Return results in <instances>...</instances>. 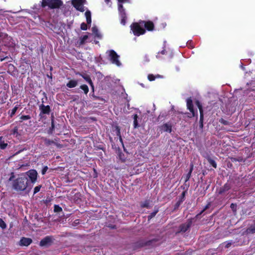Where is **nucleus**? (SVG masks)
<instances>
[{"mask_svg":"<svg viewBox=\"0 0 255 255\" xmlns=\"http://www.w3.org/2000/svg\"><path fill=\"white\" fill-rule=\"evenodd\" d=\"M28 183L27 177L25 175H22L13 181L12 187L17 191H24L26 189Z\"/></svg>","mask_w":255,"mask_h":255,"instance_id":"obj_1","label":"nucleus"},{"mask_svg":"<svg viewBox=\"0 0 255 255\" xmlns=\"http://www.w3.org/2000/svg\"><path fill=\"white\" fill-rule=\"evenodd\" d=\"M62 4L61 0H42L41 6L42 7L48 6L51 9H54L60 7Z\"/></svg>","mask_w":255,"mask_h":255,"instance_id":"obj_2","label":"nucleus"},{"mask_svg":"<svg viewBox=\"0 0 255 255\" xmlns=\"http://www.w3.org/2000/svg\"><path fill=\"white\" fill-rule=\"evenodd\" d=\"M109 53L110 59L113 64L117 65L118 66L121 65V63L119 60V55L114 50H110L107 51Z\"/></svg>","mask_w":255,"mask_h":255,"instance_id":"obj_3","label":"nucleus"},{"mask_svg":"<svg viewBox=\"0 0 255 255\" xmlns=\"http://www.w3.org/2000/svg\"><path fill=\"white\" fill-rule=\"evenodd\" d=\"M54 241V239L52 236H46L40 241L39 245L41 247H49L53 244Z\"/></svg>","mask_w":255,"mask_h":255,"instance_id":"obj_4","label":"nucleus"},{"mask_svg":"<svg viewBox=\"0 0 255 255\" xmlns=\"http://www.w3.org/2000/svg\"><path fill=\"white\" fill-rule=\"evenodd\" d=\"M86 0H72V4L73 6L81 12L85 11L83 4L86 2Z\"/></svg>","mask_w":255,"mask_h":255,"instance_id":"obj_5","label":"nucleus"},{"mask_svg":"<svg viewBox=\"0 0 255 255\" xmlns=\"http://www.w3.org/2000/svg\"><path fill=\"white\" fill-rule=\"evenodd\" d=\"M131 28L135 35H139L144 33L145 30L141 28L137 23H133L131 25Z\"/></svg>","mask_w":255,"mask_h":255,"instance_id":"obj_6","label":"nucleus"},{"mask_svg":"<svg viewBox=\"0 0 255 255\" xmlns=\"http://www.w3.org/2000/svg\"><path fill=\"white\" fill-rule=\"evenodd\" d=\"M192 224V219H189L187 220V221L180 225L179 228V233L182 232V233H185L186 232L191 226V225Z\"/></svg>","mask_w":255,"mask_h":255,"instance_id":"obj_7","label":"nucleus"},{"mask_svg":"<svg viewBox=\"0 0 255 255\" xmlns=\"http://www.w3.org/2000/svg\"><path fill=\"white\" fill-rule=\"evenodd\" d=\"M32 183H34L37 180V172L35 170H30L26 173Z\"/></svg>","mask_w":255,"mask_h":255,"instance_id":"obj_8","label":"nucleus"},{"mask_svg":"<svg viewBox=\"0 0 255 255\" xmlns=\"http://www.w3.org/2000/svg\"><path fill=\"white\" fill-rule=\"evenodd\" d=\"M39 109L41 111L40 114H49L50 112V107L49 106H45L43 104L39 106Z\"/></svg>","mask_w":255,"mask_h":255,"instance_id":"obj_9","label":"nucleus"},{"mask_svg":"<svg viewBox=\"0 0 255 255\" xmlns=\"http://www.w3.org/2000/svg\"><path fill=\"white\" fill-rule=\"evenodd\" d=\"M32 242V240L30 238L22 237L19 242V245L20 246H28Z\"/></svg>","mask_w":255,"mask_h":255,"instance_id":"obj_10","label":"nucleus"},{"mask_svg":"<svg viewBox=\"0 0 255 255\" xmlns=\"http://www.w3.org/2000/svg\"><path fill=\"white\" fill-rule=\"evenodd\" d=\"M158 241V239L154 238L149 240L148 241H142L140 245L141 246H151L154 244Z\"/></svg>","mask_w":255,"mask_h":255,"instance_id":"obj_11","label":"nucleus"},{"mask_svg":"<svg viewBox=\"0 0 255 255\" xmlns=\"http://www.w3.org/2000/svg\"><path fill=\"white\" fill-rule=\"evenodd\" d=\"M80 75L90 85L94 91V85L90 76L86 74H80Z\"/></svg>","mask_w":255,"mask_h":255,"instance_id":"obj_12","label":"nucleus"},{"mask_svg":"<svg viewBox=\"0 0 255 255\" xmlns=\"http://www.w3.org/2000/svg\"><path fill=\"white\" fill-rule=\"evenodd\" d=\"M161 129L165 132L170 133L172 131V127L170 125L168 124H164L161 126Z\"/></svg>","mask_w":255,"mask_h":255,"instance_id":"obj_13","label":"nucleus"},{"mask_svg":"<svg viewBox=\"0 0 255 255\" xmlns=\"http://www.w3.org/2000/svg\"><path fill=\"white\" fill-rule=\"evenodd\" d=\"M187 106L188 109L191 112H192V113L194 112L193 105L192 103V100H191V98H188L187 100Z\"/></svg>","mask_w":255,"mask_h":255,"instance_id":"obj_14","label":"nucleus"},{"mask_svg":"<svg viewBox=\"0 0 255 255\" xmlns=\"http://www.w3.org/2000/svg\"><path fill=\"white\" fill-rule=\"evenodd\" d=\"M246 232L249 234L255 233V222L254 224L251 225L246 229Z\"/></svg>","mask_w":255,"mask_h":255,"instance_id":"obj_15","label":"nucleus"},{"mask_svg":"<svg viewBox=\"0 0 255 255\" xmlns=\"http://www.w3.org/2000/svg\"><path fill=\"white\" fill-rule=\"evenodd\" d=\"M78 84V82L76 80H72L67 83L66 86L68 88H72L75 87Z\"/></svg>","mask_w":255,"mask_h":255,"instance_id":"obj_16","label":"nucleus"},{"mask_svg":"<svg viewBox=\"0 0 255 255\" xmlns=\"http://www.w3.org/2000/svg\"><path fill=\"white\" fill-rule=\"evenodd\" d=\"M144 23V26L148 30H152L154 28V25L153 22L148 21L147 22H143Z\"/></svg>","mask_w":255,"mask_h":255,"instance_id":"obj_17","label":"nucleus"},{"mask_svg":"<svg viewBox=\"0 0 255 255\" xmlns=\"http://www.w3.org/2000/svg\"><path fill=\"white\" fill-rule=\"evenodd\" d=\"M92 31L93 34H94L96 37L100 39L102 38V35L99 33V30L96 26L93 27L92 28Z\"/></svg>","mask_w":255,"mask_h":255,"instance_id":"obj_18","label":"nucleus"},{"mask_svg":"<svg viewBox=\"0 0 255 255\" xmlns=\"http://www.w3.org/2000/svg\"><path fill=\"white\" fill-rule=\"evenodd\" d=\"M86 20L88 24L91 23V13L89 10H87L85 13Z\"/></svg>","mask_w":255,"mask_h":255,"instance_id":"obj_19","label":"nucleus"},{"mask_svg":"<svg viewBox=\"0 0 255 255\" xmlns=\"http://www.w3.org/2000/svg\"><path fill=\"white\" fill-rule=\"evenodd\" d=\"M198 107H199V109L200 112V128H202L203 127V112H202V111L201 106L198 105Z\"/></svg>","mask_w":255,"mask_h":255,"instance_id":"obj_20","label":"nucleus"},{"mask_svg":"<svg viewBox=\"0 0 255 255\" xmlns=\"http://www.w3.org/2000/svg\"><path fill=\"white\" fill-rule=\"evenodd\" d=\"M158 208H154V210L153 212L151 213L148 216V221H149L150 220H151L152 218L154 217L156 215V214L158 212Z\"/></svg>","mask_w":255,"mask_h":255,"instance_id":"obj_21","label":"nucleus"},{"mask_svg":"<svg viewBox=\"0 0 255 255\" xmlns=\"http://www.w3.org/2000/svg\"><path fill=\"white\" fill-rule=\"evenodd\" d=\"M193 170V164H191L190 165V168L189 171L186 175V178H185V182H187L190 179Z\"/></svg>","mask_w":255,"mask_h":255,"instance_id":"obj_22","label":"nucleus"},{"mask_svg":"<svg viewBox=\"0 0 255 255\" xmlns=\"http://www.w3.org/2000/svg\"><path fill=\"white\" fill-rule=\"evenodd\" d=\"M137 118L138 116L136 114H135L133 115V119L134 120L133 121V127L134 128H136L139 127V125L138 124L137 122Z\"/></svg>","mask_w":255,"mask_h":255,"instance_id":"obj_23","label":"nucleus"},{"mask_svg":"<svg viewBox=\"0 0 255 255\" xmlns=\"http://www.w3.org/2000/svg\"><path fill=\"white\" fill-rule=\"evenodd\" d=\"M140 206L142 208H150L149 201L148 200H146V201H144L143 202H141Z\"/></svg>","mask_w":255,"mask_h":255,"instance_id":"obj_24","label":"nucleus"},{"mask_svg":"<svg viewBox=\"0 0 255 255\" xmlns=\"http://www.w3.org/2000/svg\"><path fill=\"white\" fill-rule=\"evenodd\" d=\"M44 143L46 146H49L51 145L52 144L55 143V142L53 140H51L49 139L48 138H44L43 139Z\"/></svg>","mask_w":255,"mask_h":255,"instance_id":"obj_25","label":"nucleus"},{"mask_svg":"<svg viewBox=\"0 0 255 255\" xmlns=\"http://www.w3.org/2000/svg\"><path fill=\"white\" fill-rule=\"evenodd\" d=\"M211 206V203H209L208 204H207L205 206V207L203 208V209L200 212L199 214H197L196 215V218H198L199 216L201 214H202L205 211H206L207 209H209L210 208V207Z\"/></svg>","mask_w":255,"mask_h":255,"instance_id":"obj_26","label":"nucleus"},{"mask_svg":"<svg viewBox=\"0 0 255 255\" xmlns=\"http://www.w3.org/2000/svg\"><path fill=\"white\" fill-rule=\"evenodd\" d=\"M80 88L84 91L85 94H87L89 92V88L86 85H82L80 86Z\"/></svg>","mask_w":255,"mask_h":255,"instance_id":"obj_27","label":"nucleus"},{"mask_svg":"<svg viewBox=\"0 0 255 255\" xmlns=\"http://www.w3.org/2000/svg\"><path fill=\"white\" fill-rule=\"evenodd\" d=\"M183 202V199L182 198H181L180 199H179L177 202V203L175 204L174 205V209H173V211H175L176 210L178 207L180 206V205H181V204Z\"/></svg>","mask_w":255,"mask_h":255,"instance_id":"obj_28","label":"nucleus"},{"mask_svg":"<svg viewBox=\"0 0 255 255\" xmlns=\"http://www.w3.org/2000/svg\"><path fill=\"white\" fill-rule=\"evenodd\" d=\"M207 160L211 165H212L214 167L216 168V163L213 159L209 157L207 158Z\"/></svg>","mask_w":255,"mask_h":255,"instance_id":"obj_29","label":"nucleus"},{"mask_svg":"<svg viewBox=\"0 0 255 255\" xmlns=\"http://www.w3.org/2000/svg\"><path fill=\"white\" fill-rule=\"evenodd\" d=\"M88 35H84L83 37L80 38V45H83L85 43V41L88 39Z\"/></svg>","mask_w":255,"mask_h":255,"instance_id":"obj_30","label":"nucleus"},{"mask_svg":"<svg viewBox=\"0 0 255 255\" xmlns=\"http://www.w3.org/2000/svg\"><path fill=\"white\" fill-rule=\"evenodd\" d=\"M62 211V209L59 205H55L54 207V211L55 212H60Z\"/></svg>","mask_w":255,"mask_h":255,"instance_id":"obj_31","label":"nucleus"},{"mask_svg":"<svg viewBox=\"0 0 255 255\" xmlns=\"http://www.w3.org/2000/svg\"><path fill=\"white\" fill-rule=\"evenodd\" d=\"M121 16L122 17V20H121V23L123 24V25H125V23H126V19H125V18H126V13H125V11H124L123 13H122V14H121Z\"/></svg>","mask_w":255,"mask_h":255,"instance_id":"obj_32","label":"nucleus"},{"mask_svg":"<svg viewBox=\"0 0 255 255\" xmlns=\"http://www.w3.org/2000/svg\"><path fill=\"white\" fill-rule=\"evenodd\" d=\"M0 227L2 229H4L6 227V224L1 218H0Z\"/></svg>","mask_w":255,"mask_h":255,"instance_id":"obj_33","label":"nucleus"},{"mask_svg":"<svg viewBox=\"0 0 255 255\" xmlns=\"http://www.w3.org/2000/svg\"><path fill=\"white\" fill-rule=\"evenodd\" d=\"M53 118H54L53 116H52V117H51V127L50 128V130L51 131H53L55 128ZM51 132H52V131H51Z\"/></svg>","mask_w":255,"mask_h":255,"instance_id":"obj_34","label":"nucleus"},{"mask_svg":"<svg viewBox=\"0 0 255 255\" xmlns=\"http://www.w3.org/2000/svg\"><path fill=\"white\" fill-rule=\"evenodd\" d=\"M230 208L232 209L233 212H236L237 210V204L232 203L230 205Z\"/></svg>","mask_w":255,"mask_h":255,"instance_id":"obj_35","label":"nucleus"},{"mask_svg":"<svg viewBox=\"0 0 255 255\" xmlns=\"http://www.w3.org/2000/svg\"><path fill=\"white\" fill-rule=\"evenodd\" d=\"M118 9L120 12L121 13V14H122V13H123V12L125 11V10L123 8V6L122 4H119Z\"/></svg>","mask_w":255,"mask_h":255,"instance_id":"obj_36","label":"nucleus"},{"mask_svg":"<svg viewBox=\"0 0 255 255\" xmlns=\"http://www.w3.org/2000/svg\"><path fill=\"white\" fill-rule=\"evenodd\" d=\"M7 144L3 142L0 141V147L1 149H4L7 146Z\"/></svg>","mask_w":255,"mask_h":255,"instance_id":"obj_37","label":"nucleus"},{"mask_svg":"<svg viewBox=\"0 0 255 255\" xmlns=\"http://www.w3.org/2000/svg\"><path fill=\"white\" fill-rule=\"evenodd\" d=\"M81 29L82 30H87V25L86 23L83 22L81 24Z\"/></svg>","mask_w":255,"mask_h":255,"instance_id":"obj_38","label":"nucleus"},{"mask_svg":"<svg viewBox=\"0 0 255 255\" xmlns=\"http://www.w3.org/2000/svg\"><path fill=\"white\" fill-rule=\"evenodd\" d=\"M17 108L18 107H15L12 110H11V113L10 114V117H12L15 113V112H16L17 110Z\"/></svg>","mask_w":255,"mask_h":255,"instance_id":"obj_39","label":"nucleus"},{"mask_svg":"<svg viewBox=\"0 0 255 255\" xmlns=\"http://www.w3.org/2000/svg\"><path fill=\"white\" fill-rule=\"evenodd\" d=\"M30 119V117L29 115L22 116L20 117V119L22 120H29Z\"/></svg>","mask_w":255,"mask_h":255,"instance_id":"obj_40","label":"nucleus"},{"mask_svg":"<svg viewBox=\"0 0 255 255\" xmlns=\"http://www.w3.org/2000/svg\"><path fill=\"white\" fill-rule=\"evenodd\" d=\"M41 188V186H36L34 189V194L38 192Z\"/></svg>","mask_w":255,"mask_h":255,"instance_id":"obj_41","label":"nucleus"},{"mask_svg":"<svg viewBox=\"0 0 255 255\" xmlns=\"http://www.w3.org/2000/svg\"><path fill=\"white\" fill-rule=\"evenodd\" d=\"M155 77L152 74H149L148 76V79L151 81L154 80Z\"/></svg>","mask_w":255,"mask_h":255,"instance_id":"obj_42","label":"nucleus"},{"mask_svg":"<svg viewBox=\"0 0 255 255\" xmlns=\"http://www.w3.org/2000/svg\"><path fill=\"white\" fill-rule=\"evenodd\" d=\"M91 97H92V98L93 99V100H97V99H100V100H101L102 101H104V100L103 99H101L100 97L95 96L94 94H93L91 96Z\"/></svg>","mask_w":255,"mask_h":255,"instance_id":"obj_43","label":"nucleus"},{"mask_svg":"<svg viewBox=\"0 0 255 255\" xmlns=\"http://www.w3.org/2000/svg\"><path fill=\"white\" fill-rule=\"evenodd\" d=\"M47 169H48V167H47V166H44V167L43 168V169H42V171H41L42 174V175L45 174V173L46 172V171H47Z\"/></svg>","mask_w":255,"mask_h":255,"instance_id":"obj_44","label":"nucleus"},{"mask_svg":"<svg viewBox=\"0 0 255 255\" xmlns=\"http://www.w3.org/2000/svg\"><path fill=\"white\" fill-rule=\"evenodd\" d=\"M116 134L118 136H120L121 135V132H120V129L119 128V127H116Z\"/></svg>","mask_w":255,"mask_h":255,"instance_id":"obj_45","label":"nucleus"},{"mask_svg":"<svg viewBox=\"0 0 255 255\" xmlns=\"http://www.w3.org/2000/svg\"><path fill=\"white\" fill-rule=\"evenodd\" d=\"M217 190L219 194H222V193L223 192V188L220 187L219 189L217 188Z\"/></svg>","mask_w":255,"mask_h":255,"instance_id":"obj_46","label":"nucleus"},{"mask_svg":"<svg viewBox=\"0 0 255 255\" xmlns=\"http://www.w3.org/2000/svg\"><path fill=\"white\" fill-rule=\"evenodd\" d=\"M11 174H12L11 176H10V177L9 179V181L12 180L13 179V178H14V175H13V173H12Z\"/></svg>","mask_w":255,"mask_h":255,"instance_id":"obj_47","label":"nucleus"},{"mask_svg":"<svg viewBox=\"0 0 255 255\" xmlns=\"http://www.w3.org/2000/svg\"><path fill=\"white\" fill-rule=\"evenodd\" d=\"M118 0L120 3H121V2H127L128 1V0Z\"/></svg>","mask_w":255,"mask_h":255,"instance_id":"obj_48","label":"nucleus"},{"mask_svg":"<svg viewBox=\"0 0 255 255\" xmlns=\"http://www.w3.org/2000/svg\"><path fill=\"white\" fill-rule=\"evenodd\" d=\"M109 227H110L111 229H115V228H116V226L115 225H109Z\"/></svg>","mask_w":255,"mask_h":255,"instance_id":"obj_49","label":"nucleus"},{"mask_svg":"<svg viewBox=\"0 0 255 255\" xmlns=\"http://www.w3.org/2000/svg\"><path fill=\"white\" fill-rule=\"evenodd\" d=\"M34 217L36 219H37L38 221L40 220L41 218H39L38 216L37 215H35L34 216Z\"/></svg>","mask_w":255,"mask_h":255,"instance_id":"obj_50","label":"nucleus"},{"mask_svg":"<svg viewBox=\"0 0 255 255\" xmlns=\"http://www.w3.org/2000/svg\"><path fill=\"white\" fill-rule=\"evenodd\" d=\"M17 128H15L13 129V133H17Z\"/></svg>","mask_w":255,"mask_h":255,"instance_id":"obj_51","label":"nucleus"},{"mask_svg":"<svg viewBox=\"0 0 255 255\" xmlns=\"http://www.w3.org/2000/svg\"><path fill=\"white\" fill-rule=\"evenodd\" d=\"M6 58H7V56H6V57H4V58H0V61H2L3 60H4L5 59H6Z\"/></svg>","mask_w":255,"mask_h":255,"instance_id":"obj_52","label":"nucleus"},{"mask_svg":"<svg viewBox=\"0 0 255 255\" xmlns=\"http://www.w3.org/2000/svg\"><path fill=\"white\" fill-rule=\"evenodd\" d=\"M165 50H163L161 52V53L162 54H165Z\"/></svg>","mask_w":255,"mask_h":255,"instance_id":"obj_53","label":"nucleus"},{"mask_svg":"<svg viewBox=\"0 0 255 255\" xmlns=\"http://www.w3.org/2000/svg\"><path fill=\"white\" fill-rule=\"evenodd\" d=\"M184 195H185V192H183L182 193V197L181 198L182 199L184 198Z\"/></svg>","mask_w":255,"mask_h":255,"instance_id":"obj_54","label":"nucleus"},{"mask_svg":"<svg viewBox=\"0 0 255 255\" xmlns=\"http://www.w3.org/2000/svg\"><path fill=\"white\" fill-rule=\"evenodd\" d=\"M224 125H227L228 122L224 120Z\"/></svg>","mask_w":255,"mask_h":255,"instance_id":"obj_55","label":"nucleus"},{"mask_svg":"<svg viewBox=\"0 0 255 255\" xmlns=\"http://www.w3.org/2000/svg\"><path fill=\"white\" fill-rule=\"evenodd\" d=\"M155 78H156V77L159 78V77H161V76L160 75H156V76H155Z\"/></svg>","mask_w":255,"mask_h":255,"instance_id":"obj_56","label":"nucleus"},{"mask_svg":"<svg viewBox=\"0 0 255 255\" xmlns=\"http://www.w3.org/2000/svg\"><path fill=\"white\" fill-rule=\"evenodd\" d=\"M119 137H120V141H121V142H123V140H122V138L121 136H119Z\"/></svg>","mask_w":255,"mask_h":255,"instance_id":"obj_57","label":"nucleus"},{"mask_svg":"<svg viewBox=\"0 0 255 255\" xmlns=\"http://www.w3.org/2000/svg\"><path fill=\"white\" fill-rule=\"evenodd\" d=\"M224 191L226 190V189H227L226 185H224Z\"/></svg>","mask_w":255,"mask_h":255,"instance_id":"obj_58","label":"nucleus"},{"mask_svg":"<svg viewBox=\"0 0 255 255\" xmlns=\"http://www.w3.org/2000/svg\"><path fill=\"white\" fill-rule=\"evenodd\" d=\"M221 123L223 122V119H221L220 121Z\"/></svg>","mask_w":255,"mask_h":255,"instance_id":"obj_59","label":"nucleus"},{"mask_svg":"<svg viewBox=\"0 0 255 255\" xmlns=\"http://www.w3.org/2000/svg\"><path fill=\"white\" fill-rule=\"evenodd\" d=\"M153 107H154V110H155V105H154V104H153Z\"/></svg>","mask_w":255,"mask_h":255,"instance_id":"obj_60","label":"nucleus"},{"mask_svg":"<svg viewBox=\"0 0 255 255\" xmlns=\"http://www.w3.org/2000/svg\"><path fill=\"white\" fill-rule=\"evenodd\" d=\"M109 0H106V1L108 2H109Z\"/></svg>","mask_w":255,"mask_h":255,"instance_id":"obj_61","label":"nucleus"},{"mask_svg":"<svg viewBox=\"0 0 255 255\" xmlns=\"http://www.w3.org/2000/svg\"><path fill=\"white\" fill-rule=\"evenodd\" d=\"M1 139H2V137H0V141H1Z\"/></svg>","mask_w":255,"mask_h":255,"instance_id":"obj_62","label":"nucleus"},{"mask_svg":"<svg viewBox=\"0 0 255 255\" xmlns=\"http://www.w3.org/2000/svg\"><path fill=\"white\" fill-rule=\"evenodd\" d=\"M226 247H227V248H228V247H229L228 244H227V245H226Z\"/></svg>","mask_w":255,"mask_h":255,"instance_id":"obj_63","label":"nucleus"}]
</instances>
